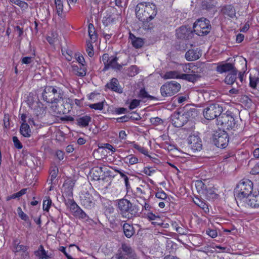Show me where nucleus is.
Returning <instances> with one entry per match:
<instances>
[{
	"instance_id": "obj_28",
	"label": "nucleus",
	"mask_w": 259,
	"mask_h": 259,
	"mask_svg": "<svg viewBox=\"0 0 259 259\" xmlns=\"http://www.w3.org/2000/svg\"><path fill=\"white\" fill-rule=\"evenodd\" d=\"M183 71L185 72V74H190L191 73H196V69L198 68L193 63H188L182 65Z\"/></svg>"
},
{
	"instance_id": "obj_48",
	"label": "nucleus",
	"mask_w": 259,
	"mask_h": 259,
	"mask_svg": "<svg viewBox=\"0 0 259 259\" xmlns=\"http://www.w3.org/2000/svg\"><path fill=\"white\" fill-rule=\"evenodd\" d=\"M133 147L136 149L138 150L141 153L148 156V151L146 149H145L144 147L139 146V145L135 143V142H133Z\"/></svg>"
},
{
	"instance_id": "obj_2",
	"label": "nucleus",
	"mask_w": 259,
	"mask_h": 259,
	"mask_svg": "<svg viewBox=\"0 0 259 259\" xmlns=\"http://www.w3.org/2000/svg\"><path fill=\"white\" fill-rule=\"evenodd\" d=\"M64 93L57 86H47L42 94L43 100L47 103L58 104L64 100Z\"/></svg>"
},
{
	"instance_id": "obj_33",
	"label": "nucleus",
	"mask_w": 259,
	"mask_h": 259,
	"mask_svg": "<svg viewBox=\"0 0 259 259\" xmlns=\"http://www.w3.org/2000/svg\"><path fill=\"white\" fill-rule=\"evenodd\" d=\"M205 196L207 199H214L217 197V194L215 193L212 187L207 188V190L204 191L203 194Z\"/></svg>"
},
{
	"instance_id": "obj_3",
	"label": "nucleus",
	"mask_w": 259,
	"mask_h": 259,
	"mask_svg": "<svg viewBox=\"0 0 259 259\" xmlns=\"http://www.w3.org/2000/svg\"><path fill=\"white\" fill-rule=\"evenodd\" d=\"M117 208L119 213L125 218L130 219L138 215L137 207L133 206L131 202L127 199L119 200L117 203Z\"/></svg>"
},
{
	"instance_id": "obj_27",
	"label": "nucleus",
	"mask_w": 259,
	"mask_h": 259,
	"mask_svg": "<svg viewBox=\"0 0 259 259\" xmlns=\"http://www.w3.org/2000/svg\"><path fill=\"white\" fill-rule=\"evenodd\" d=\"M123 230L125 236L127 238H131L135 233L133 226L127 223L123 224Z\"/></svg>"
},
{
	"instance_id": "obj_37",
	"label": "nucleus",
	"mask_w": 259,
	"mask_h": 259,
	"mask_svg": "<svg viewBox=\"0 0 259 259\" xmlns=\"http://www.w3.org/2000/svg\"><path fill=\"white\" fill-rule=\"evenodd\" d=\"M34 254L36 256H40L39 258H44L46 257L47 258H49V256L47 254L44 248L42 245H40L38 250L35 251Z\"/></svg>"
},
{
	"instance_id": "obj_15",
	"label": "nucleus",
	"mask_w": 259,
	"mask_h": 259,
	"mask_svg": "<svg viewBox=\"0 0 259 259\" xmlns=\"http://www.w3.org/2000/svg\"><path fill=\"white\" fill-rule=\"evenodd\" d=\"M106 87L113 91L118 93H122V88L119 85L118 80L115 78L111 79L110 81L107 83Z\"/></svg>"
},
{
	"instance_id": "obj_56",
	"label": "nucleus",
	"mask_w": 259,
	"mask_h": 259,
	"mask_svg": "<svg viewBox=\"0 0 259 259\" xmlns=\"http://www.w3.org/2000/svg\"><path fill=\"white\" fill-rule=\"evenodd\" d=\"M140 104V101L137 99H134L132 101L129 106L130 109H134L138 107Z\"/></svg>"
},
{
	"instance_id": "obj_26",
	"label": "nucleus",
	"mask_w": 259,
	"mask_h": 259,
	"mask_svg": "<svg viewBox=\"0 0 259 259\" xmlns=\"http://www.w3.org/2000/svg\"><path fill=\"white\" fill-rule=\"evenodd\" d=\"M237 72V70L235 69L229 73L225 78V82L228 84H232L236 79Z\"/></svg>"
},
{
	"instance_id": "obj_6",
	"label": "nucleus",
	"mask_w": 259,
	"mask_h": 259,
	"mask_svg": "<svg viewBox=\"0 0 259 259\" xmlns=\"http://www.w3.org/2000/svg\"><path fill=\"white\" fill-rule=\"evenodd\" d=\"M209 21L204 18L198 19L193 25L194 31L199 36H204L208 34L211 30Z\"/></svg>"
},
{
	"instance_id": "obj_50",
	"label": "nucleus",
	"mask_w": 259,
	"mask_h": 259,
	"mask_svg": "<svg viewBox=\"0 0 259 259\" xmlns=\"http://www.w3.org/2000/svg\"><path fill=\"white\" fill-rule=\"evenodd\" d=\"M4 126L6 128H10V115L9 114H5L4 117Z\"/></svg>"
},
{
	"instance_id": "obj_51",
	"label": "nucleus",
	"mask_w": 259,
	"mask_h": 259,
	"mask_svg": "<svg viewBox=\"0 0 259 259\" xmlns=\"http://www.w3.org/2000/svg\"><path fill=\"white\" fill-rule=\"evenodd\" d=\"M13 141L14 142L15 147L17 149H20L22 148L23 146L21 143L20 142L18 138L16 136L13 137Z\"/></svg>"
},
{
	"instance_id": "obj_24",
	"label": "nucleus",
	"mask_w": 259,
	"mask_h": 259,
	"mask_svg": "<svg viewBox=\"0 0 259 259\" xmlns=\"http://www.w3.org/2000/svg\"><path fill=\"white\" fill-rule=\"evenodd\" d=\"M20 133L24 137L29 138L31 135L29 125L27 123H22L20 127Z\"/></svg>"
},
{
	"instance_id": "obj_44",
	"label": "nucleus",
	"mask_w": 259,
	"mask_h": 259,
	"mask_svg": "<svg viewBox=\"0 0 259 259\" xmlns=\"http://www.w3.org/2000/svg\"><path fill=\"white\" fill-rule=\"evenodd\" d=\"M138 68L136 66H132L128 68V74L130 76H134L138 74Z\"/></svg>"
},
{
	"instance_id": "obj_49",
	"label": "nucleus",
	"mask_w": 259,
	"mask_h": 259,
	"mask_svg": "<svg viewBox=\"0 0 259 259\" xmlns=\"http://www.w3.org/2000/svg\"><path fill=\"white\" fill-rule=\"evenodd\" d=\"M87 52L88 55L90 57H92L93 56V55L94 54V52L93 51V46L92 43L90 42H87Z\"/></svg>"
},
{
	"instance_id": "obj_17",
	"label": "nucleus",
	"mask_w": 259,
	"mask_h": 259,
	"mask_svg": "<svg viewBox=\"0 0 259 259\" xmlns=\"http://www.w3.org/2000/svg\"><path fill=\"white\" fill-rule=\"evenodd\" d=\"M201 56L199 51L197 50H189L185 54V58L188 61H193L198 59Z\"/></svg>"
},
{
	"instance_id": "obj_38",
	"label": "nucleus",
	"mask_w": 259,
	"mask_h": 259,
	"mask_svg": "<svg viewBox=\"0 0 259 259\" xmlns=\"http://www.w3.org/2000/svg\"><path fill=\"white\" fill-rule=\"evenodd\" d=\"M17 213L19 217L23 221H25L27 223L30 224V222L29 221V217L28 215L25 213L22 210L20 207H19L17 209Z\"/></svg>"
},
{
	"instance_id": "obj_11",
	"label": "nucleus",
	"mask_w": 259,
	"mask_h": 259,
	"mask_svg": "<svg viewBox=\"0 0 259 259\" xmlns=\"http://www.w3.org/2000/svg\"><path fill=\"white\" fill-rule=\"evenodd\" d=\"M188 143L190 148L194 151H200L202 149V144L200 137L196 135H190L188 139Z\"/></svg>"
},
{
	"instance_id": "obj_41",
	"label": "nucleus",
	"mask_w": 259,
	"mask_h": 259,
	"mask_svg": "<svg viewBox=\"0 0 259 259\" xmlns=\"http://www.w3.org/2000/svg\"><path fill=\"white\" fill-rule=\"evenodd\" d=\"M115 171L118 173L121 178L124 179L125 185L126 187V188H128V187L130 186V184L128 182V178L126 175L124 174L123 171L122 170L120 169H115Z\"/></svg>"
},
{
	"instance_id": "obj_62",
	"label": "nucleus",
	"mask_w": 259,
	"mask_h": 259,
	"mask_svg": "<svg viewBox=\"0 0 259 259\" xmlns=\"http://www.w3.org/2000/svg\"><path fill=\"white\" fill-rule=\"evenodd\" d=\"M206 234L211 238H215L217 236V232L215 230L208 229L206 230Z\"/></svg>"
},
{
	"instance_id": "obj_22",
	"label": "nucleus",
	"mask_w": 259,
	"mask_h": 259,
	"mask_svg": "<svg viewBox=\"0 0 259 259\" xmlns=\"http://www.w3.org/2000/svg\"><path fill=\"white\" fill-rule=\"evenodd\" d=\"M54 2L56 13L60 18H63L64 17L63 0H55Z\"/></svg>"
},
{
	"instance_id": "obj_20",
	"label": "nucleus",
	"mask_w": 259,
	"mask_h": 259,
	"mask_svg": "<svg viewBox=\"0 0 259 259\" xmlns=\"http://www.w3.org/2000/svg\"><path fill=\"white\" fill-rule=\"evenodd\" d=\"M222 13L231 18H233L236 16V10L234 7L232 5H227L222 9Z\"/></svg>"
},
{
	"instance_id": "obj_9",
	"label": "nucleus",
	"mask_w": 259,
	"mask_h": 259,
	"mask_svg": "<svg viewBox=\"0 0 259 259\" xmlns=\"http://www.w3.org/2000/svg\"><path fill=\"white\" fill-rule=\"evenodd\" d=\"M213 142L218 148H225L229 142L228 134L224 131H217L213 135Z\"/></svg>"
},
{
	"instance_id": "obj_58",
	"label": "nucleus",
	"mask_w": 259,
	"mask_h": 259,
	"mask_svg": "<svg viewBox=\"0 0 259 259\" xmlns=\"http://www.w3.org/2000/svg\"><path fill=\"white\" fill-rule=\"evenodd\" d=\"M62 51L63 55L65 56L66 59L68 61H71L72 58L73 52L69 50L66 51L65 52H64L63 50Z\"/></svg>"
},
{
	"instance_id": "obj_46",
	"label": "nucleus",
	"mask_w": 259,
	"mask_h": 259,
	"mask_svg": "<svg viewBox=\"0 0 259 259\" xmlns=\"http://www.w3.org/2000/svg\"><path fill=\"white\" fill-rule=\"evenodd\" d=\"M51 203L52 200L49 197H46V199L44 200L43 202V209L45 211H48Z\"/></svg>"
},
{
	"instance_id": "obj_47",
	"label": "nucleus",
	"mask_w": 259,
	"mask_h": 259,
	"mask_svg": "<svg viewBox=\"0 0 259 259\" xmlns=\"http://www.w3.org/2000/svg\"><path fill=\"white\" fill-rule=\"evenodd\" d=\"M89 106L92 109H94L95 110H101L103 109L104 102H98L97 103L91 104H90L89 105Z\"/></svg>"
},
{
	"instance_id": "obj_7",
	"label": "nucleus",
	"mask_w": 259,
	"mask_h": 259,
	"mask_svg": "<svg viewBox=\"0 0 259 259\" xmlns=\"http://www.w3.org/2000/svg\"><path fill=\"white\" fill-rule=\"evenodd\" d=\"M217 124L222 126L227 130L234 129L236 126L235 119L232 113L227 112L222 114L217 118Z\"/></svg>"
},
{
	"instance_id": "obj_8",
	"label": "nucleus",
	"mask_w": 259,
	"mask_h": 259,
	"mask_svg": "<svg viewBox=\"0 0 259 259\" xmlns=\"http://www.w3.org/2000/svg\"><path fill=\"white\" fill-rule=\"evenodd\" d=\"M181 85L175 81H168L160 88V93L162 97H170L177 93L181 89Z\"/></svg>"
},
{
	"instance_id": "obj_32",
	"label": "nucleus",
	"mask_w": 259,
	"mask_h": 259,
	"mask_svg": "<svg viewBox=\"0 0 259 259\" xmlns=\"http://www.w3.org/2000/svg\"><path fill=\"white\" fill-rule=\"evenodd\" d=\"M195 186L199 193L203 194L207 190V186L201 181H197L195 183Z\"/></svg>"
},
{
	"instance_id": "obj_4",
	"label": "nucleus",
	"mask_w": 259,
	"mask_h": 259,
	"mask_svg": "<svg viewBox=\"0 0 259 259\" xmlns=\"http://www.w3.org/2000/svg\"><path fill=\"white\" fill-rule=\"evenodd\" d=\"M253 189V183L248 179H243L237 185L235 189L236 197L241 200L244 198H248Z\"/></svg>"
},
{
	"instance_id": "obj_52",
	"label": "nucleus",
	"mask_w": 259,
	"mask_h": 259,
	"mask_svg": "<svg viewBox=\"0 0 259 259\" xmlns=\"http://www.w3.org/2000/svg\"><path fill=\"white\" fill-rule=\"evenodd\" d=\"M27 189H23L21 190H20L19 192L13 194L11 196V198H19L23 195L25 194L26 193Z\"/></svg>"
},
{
	"instance_id": "obj_5",
	"label": "nucleus",
	"mask_w": 259,
	"mask_h": 259,
	"mask_svg": "<svg viewBox=\"0 0 259 259\" xmlns=\"http://www.w3.org/2000/svg\"><path fill=\"white\" fill-rule=\"evenodd\" d=\"M223 112V107L218 103L209 104L203 109V115L207 120L218 118Z\"/></svg>"
},
{
	"instance_id": "obj_36",
	"label": "nucleus",
	"mask_w": 259,
	"mask_h": 259,
	"mask_svg": "<svg viewBox=\"0 0 259 259\" xmlns=\"http://www.w3.org/2000/svg\"><path fill=\"white\" fill-rule=\"evenodd\" d=\"M66 205L69 208L71 212L73 211L78 206L73 199H68L65 200Z\"/></svg>"
},
{
	"instance_id": "obj_25",
	"label": "nucleus",
	"mask_w": 259,
	"mask_h": 259,
	"mask_svg": "<svg viewBox=\"0 0 259 259\" xmlns=\"http://www.w3.org/2000/svg\"><path fill=\"white\" fill-rule=\"evenodd\" d=\"M130 38L131 39L133 46L136 48H140L144 44L143 39L141 38L136 37L131 33H130Z\"/></svg>"
},
{
	"instance_id": "obj_13",
	"label": "nucleus",
	"mask_w": 259,
	"mask_h": 259,
	"mask_svg": "<svg viewBox=\"0 0 259 259\" xmlns=\"http://www.w3.org/2000/svg\"><path fill=\"white\" fill-rule=\"evenodd\" d=\"M80 198L81 204L86 208L91 209L95 206V203L94 198L89 192H87L84 194L82 193L80 196Z\"/></svg>"
},
{
	"instance_id": "obj_10",
	"label": "nucleus",
	"mask_w": 259,
	"mask_h": 259,
	"mask_svg": "<svg viewBox=\"0 0 259 259\" xmlns=\"http://www.w3.org/2000/svg\"><path fill=\"white\" fill-rule=\"evenodd\" d=\"M68 99H67L64 96V100L61 101V105L58 104L52 105L50 107L51 110L53 112L54 114L61 115L68 113L71 109V105L69 102L68 101Z\"/></svg>"
},
{
	"instance_id": "obj_60",
	"label": "nucleus",
	"mask_w": 259,
	"mask_h": 259,
	"mask_svg": "<svg viewBox=\"0 0 259 259\" xmlns=\"http://www.w3.org/2000/svg\"><path fill=\"white\" fill-rule=\"evenodd\" d=\"M33 61V58L31 57H25L22 59V63L25 64H29Z\"/></svg>"
},
{
	"instance_id": "obj_19",
	"label": "nucleus",
	"mask_w": 259,
	"mask_h": 259,
	"mask_svg": "<svg viewBox=\"0 0 259 259\" xmlns=\"http://www.w3.org/2000/svg\"><path fill=\"white\" fill-rule=\"evenodd\" d=\"M118 251L121 252L126 255H127V256H128L135 258L136 256L133 249L130 245L127 244H122L121 247L120 248Z\"/></svg>"
},
{
	"instance_id": "obj_1",
	"label": "nucleus",
	"mask_w": 259,
	"mask_h": 259,
	"mask_svg": "<svg viewBox=\"0 0 259 259\" xmlns=\"http://www.w3.org/2000/svg\"><path fill=\"white\" fill-rule=\"evenodd\" d=\"M156 14V6L152 4H139L136 8V17L142 22V27L145 30L151 29L152 25L149 22L154 19Z\"/></svg>"
},
{
	"instance_id": "obj_23",
	"label": "nucleus",
	"mask_w": 259,
	"mask_h": 259,
	"mask_svg": "<svg viewBox=\"0 0 259 259\" xmlns=\"http://www.w3.org/2000/svg\"><path fill=\"white\" fill-rule=\"evenodd\" d=\"M71 213L74 217L80 219H84L85 221H88L89 219L88 215L79 206H77Z\"/></svg>"
},
{
	"instance_id": "obj_43",
	"label": "nucleus",
	"mask_w": 259,
	"mask_h": 259,
	"mask_svg": "<svg viewBox=\"0 0 259 259\" xmlns=\"http://www.w3.org/2000/svg\"><path fill=\"white\" fill-rule=\"evenodd\" d=\"M111 259H135V257H132L130 256H127L121 252L118 251V253H116L114 256H113Z\"/></svg>"
},
{
	"instance_id": "obj_16",
	"label": "nucleus",
	"mask_w": 259,
	"mask_h": 259,
	"mask_svg": "<svg viewBox=\"0 0 259 259\" xmlns=\"http://www.w3.org/2000/svg\"><path fill=\"white\" fill-rule=\"evenodd\" d=\"M235 69H236L232 64L228 63L218 65L216 70L220 73H223L227 72H231Z\"/></svg>"
},
{
	"instance_id": "obj_14",
	"label": "nucleus",
	"mask_w": 259,
	"mask_h": 259,
	"mask_svg": "<svg viewBox=\"0 0 259 259\" xmlns=\"http://www.w3.org/2000/svg\"><path fill=\"white\" fill-rule=\"evenodd\" d=\"M192 31L186 26H182L176 30L177 36L180 39H188Z\"/></svg>"
},
{
	"instance_id": "obj_39",
	"label": "nucleus",
	"mask_w": 259,
	"mask_h": 259,
	"mask_svg": "<svg viewBox=\"0 0 259 259\" xmlns=\"http://www.w3.org/2000/svg\"><path fill=\"white\" fill-rule=\"evenodd\" d=\"M58 172V169L56 166H52L50 169V180L51 182L54 180L57 176Z\"/></svg>"
},
{
	"instance_id": "obj_40",
	"label": "nucleus",
	"mask_w": 259,
	"mask_h": 259,
	"mask_svg": "<svg viewBox=\"0 0 259 259\" xmlns=\"http://www.w3.org/2000/svg\"><path fill=\"white\" fill-rule=\"evenodd\" d=\"M74 71L75 74L79 76H84L86 74V68L84 65H82L80 68L77 67L76 70L74 69Z\"/></svg>"
},
{
	"instance_id": "obj_53",
	"label": "nucleus",
	"mask_w": 259,
	"mask_h": 259,
	"mask_svg": "<svg viewBox=\"0 0 259 259\" xmlns=\"http://www.w3.org/2000/svg\"><path fill=\"white\" fill-rule=\"evenodd\" d=\"M146 217L150 221H157L160 220L159 217L156 215L152 212H148L146 214Z\"/></svg>"
},
{
	"instance_id": "obj_30",
	"label": "nucleus",
	"mask_w": 259,
	"mask_h": 259,
	"mask_svg": "<svg viewBox=\"0 0 259 259\" xmlns=\"http://www.w3.org/2000/svg\"><path fill=\"white\" fill-rule=\"evenodd\" d=\"M183 114L187 122L189 119H193L197 116V111L195 108H190L185 111Z\"/></svg>"
},
{
	"instance_id": "obj_12",
	"label": "nucleus",
	"mask_w": 259,
	"mask_h": 259,
	"mask_svg": "<svg viewBox=\"0 0 259 259\" xmlns=\"http://www.w3.org/2000/svg\"><path fill=\"white\" fill-rule=\"evenodd\" d=\"M171 121L172 124L177 127H182L187 123L183 113L180 111H176L171 115Z\"/></svg>"
},
{
	"instance_id": "obj_42",
	"label": "nucleus",
	"mask_w": 259,
	"mask_h": 259,
	"mask_svg": "<svg viewBox=\"0 0 259 259\" xmlns=\"http://www.w3.org/2000/svg\"><path fill=\"white\" fill-rule=\"evenodd\" d=\"M111 58L108 54H104L102 57V61L105 65V69H107L109 66V62Z\"/></svg>"
},
{
	"instance_id": "obj_63",
	"label": "nucleus",
	"mask_w": 259,
	"mask_h": 259,
	"mask_svg": "<svg viewBox=\"0 0 259 259\" xmlns=\"http://www.w3.org/2000/svg\"><path fill=\"white\" fill-rule=\"evenodd\" d=\"M139 97L142 98H152V97L148 95V93L146 92L144 89H141L140 91Z\"/></svg>"
},
{
	"instance_id": "obj_57",
	"label": "nucleus",
	"mask_w": 259,
	"mask_h": 259,
	"mask_svg": "<svg viewBox=\"0 0 259 259\" xmlns=\"http://www.w3.org/2000/svg\"><path fill=\"white\" fill-rule=\"evenodd\" d=\"M194 202L196 204L203 209H204L206 206L205 203L200 200L199 198H196V199L194 200Z\"/></svg>"
},
{
	"instance_id": "obj_31",
	"label": "nucleus",
	"mask_w": 259,
	"mask_h": 259,
	"mask_svg": "<svg viewBox=\"0 0 259 259\" xmlns=\"http://www.w3.org/2000/svg\"><path fill=\"white\" fill-rule=\"evenodd\" d=\"M117 61V58L116 57L111 56V58L109 62V66H108V69L109 68H112L114 69L120 70L122 68V66L118 64Z\"/></svg>"
},
{
	"instance_id": "obj_61",
	"label": "nucleus",
	"mask_w": 259,
	"mask_h": 259,
	"mask_svg": "<svg viewBox=\"0 0 259 259\" xmlns=\"http://www.w3.org/2000/svg\"><path fill=\"white\" fill-rule=\"evenodd\" d=\"M143 172L148 175V176H151L153 173H154L155 170L152 167H145L143 170Z\"/></svg>"
},
{
	"instance_id": "obj_59",
	"label": "nucleus",
	"mask_w": 259,
	"mask_h": 259,
	"mask_svg": "<svg viewBox=\"0 0 259 259\" xmlns=\"http://www.w3.org/2000/svg\"><path fill=\"white\" fill-rule=\"evenodd\" d=\"M15 252H19L20 251H23L24 252H26L25 251L27 250V246H26L17 244L15 247Z\"/></svg>"
},
{
	"instance_id": "obj_29",
	"label": "nucleus",
	"mask_w": 259,
	"mask_h": 259,
	"mask_svg": "<svg viewBox=\"0 0 259 259\" xmlns=\"http://www.w3.org/2000/svg\"><path fill=\"white\" fill-rule=\"evenodd\" d=\"M196 73H191L190 74H182L180 77V78L194 82L196 81L200 77Z\"/></svg>"
},
{
	"instance_id": "obj_35",
	"label": "nucleus",
	"mask_w": 259,
	"mask_h": 259,
	"mask_svg": "<svg viewBox=\"0 0 259 259\" xmlns=\"http://www.w3.org/2000/svg\"><path fill=\"white\" fill-rule=\"evenodd\" d=\"M138 158L133 155H129L124 158V162L130 165L136 164L138 162Z\"/></svg>"
},
{
	"instance_id": "obj_34",
	"label": "nucleus",
	"mask_w": 259,
	"mask_h": 259,
	"mask_svg": "<svg viewBox=\"0 0 259 259\" xmlns=\"http://www.w3.org/2000/svg\"><path fill=\"white\" fill-rule=\"evenodd\" d=\"M181 75L179 74V73L176 71H170L166 72L163 78L165 79H170V78H180Z\"/></svg>"
},
{
	"instance_id": "obj_55",
	"label": "nucleus",
	"mask_w": 259,
	"mask_h": 259,
	"mask_svg": "<svg viewBox=\"0 0 259 259\" xmlns=\"http://www.w3.org/2000/svg\"><path fill=\"white\" fill-rule=\"evenodd\" d=\"M155 196L157 198L165 199L167 197V195L163 191H159L156 193Z\"/></svg>"
},
{
	"instance_id": "obj_45",
	"label": "nucleus",
	"mask_w": 259,
	"mask_h": 259,
	"mask_svg": "<svg viewBox=\"0 0 259 259\" xmlns=\"http://www.w3.org/2000/svg\"><path fill=\"white\" fill-rule=\"evenodd\" d=\"M89 34L92 39H95L96 36L95 34V28L94 25L92 23H90L88 26Z\"/></svg>"
},
{
	"instance_id": "obj_21",
	"label": "nucleus",
	"mask_w": 259,
	"mask_h": 259,
	"mask_svg": "<svg viewBox=\"0 0 259 259\" xmlns=\"http://www.w3.org/2000/svg\"><path fill=\"white\" fill-rule=\"evenodd\" d=\"M91 120V117L89 115H86L83 116L78 117L76 119V121L78 125L82 127H85L89 125Z\"/></svg>"
},
{
	"instance_id": "obj_64",
	"label": "nucleus",
	"mask_w": 259,
	"mask_h": 259,
	"mask_svg": "<svg viewBox=\"0 0 259 259\" xmlns=\"http://www.w3.org/2000/svg\"><path fill=\"white\" fill-rule=\"evenodd\" d=\"M16 5L19 6L21 9L24 10L27 9L28 7V5L27 3L20 0L18 3H16Z\"/></svg>"
},
{
	"instance_id": "obj_18",
	"label": "nucleus",
	"mask_w": 259,
	"mask_h": 259,
	"mask_svg": "<svg viewBox=\"0 0 259 259\" xmlns=\"http://www.w3.org/2000/svg\"><path fill=\"white\" fill-rule=\"evenodd\" d=\"M246 203L251 207H259V193L256 195H250L247 198Z\"/></svg>"
},
{
	"instance_id": "obj_54",
	"label": "nucleus",
	"mask_w": 259,
	"mask_h": 259,
	"mask_svg": "<svg viewBox=\"0 0 259 259\" xmlns=\"http://www.w3.org/2000/svg\"><path fill=\"white\" fill-rule=\"evenodd\" d=\"M249 79H250V82H249L250 86L251 88L255 89L257 83L259 80L258 78L250 76Z\"/></svg>"
}]
</instances>
